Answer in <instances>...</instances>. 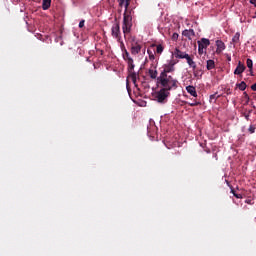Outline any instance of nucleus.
Listing matches in <instances>:
<instances>
[{
	"instance_id": "nucleus-19",
	"label": "nucleus",
	"mask_w": 256,
	"mask_h": 256,
	"mask_svg": "<svg viewBox=\"0 0 256 256\" xmlns=\"http://www.w3.org/2000/svg\"><path fill=\"white\" fill-rule=\"evenodd\" d=\"M246 65H247L248 69L250 70V73H252V72H253V60H251L250 58H248V59L246 60Z\"/></svg>"
},
{
	"instance_id": "nucleus-28",
	"label": "nucleus",
	"mask_w": 256,
	"mask_h": 256,
	"mask_svg": "<svg viewBox=\"0 0 256 256\" xmlns=\"http://www.w3.org/2000/svg\"><path fill=\"white\" fill-rule=\"evenodd\" d=\"M243 96H244V98L247 100V103H249V94H247V92H244L243 93Z\"/></svg>"
},
{
	"instance_id": "nucleus-25",
	"label": "nucleus",
	"mask_w": 256,
	"mask_h": 256,
	"mask_svg": "<svg viewBox=\"0 0 256 256\" xmlns=\"http://www.w3.org/2000/svg\"><path fill=\"white\" fill-rule=\"evenodd\" d=\"M219 97H221V95H217V93L210 95V99H219Z\"/></svg>"
},
{
	"instance_id": "nucleus-5",
	"label": "nucleus",
	"mask_w": 256,
	"mask_h": 256,
	"mask_svg": "<svg viewBox=\"0 0 256 256\" xmlns=\"http://www.w3.org/2000/svg\"><path fill=\"white\" fill-rule=\"evenodd\" d=\"M211 45V42L207 38H202L198 41V53L199 55H203L204 49H207Z\"/></svg>"
},
{
	"instance_id": "nucleus-4",
	"label": "nucleus",
	"mask_w": 256,
	"mask_h": 256,
	"mask_svg": "<svg viewBox=\"0 0 256 256\" xmlns=\"http://www.w3.org/2000/svg\"><path fill=\"white\" fill-rule=\"evenodd\" d=\"M127 65H128L127 69H128V73H129L128 77L130 79H132V82L137 86V75H139V74H137V72H135V64H134L133 60L128 61Z\"/></svg>"
},
{
	"instance_id": "nucleus-17",
	"label": "nucleus",
	"mask_w": 256,
	"mask_h": 256,
	"mask_svg": "<svg viewBox=\"0 0 256 256\" xmlns=\"http://www.w3.org/2000/svg\"><path fill=\"white\" fill-rule=\"evenodd\" d=\"M148 73L152 79H156V81H157V79H159V77H157V75H158L157 70L149 69Z\"/></svg>"
},
{
	"instance_id": "nucleus-13",
	"label": "nucleus",
	"mask_w": 256,
	"mask_h": 256,
	"mask_svg": "<svg viewBox=\"0 0 256 256\" xmlns=\"http://www.w3.org/2000/svg\"><path fill=\"white\" fill-rule=\"evenodd\" d=\"M131 53H132V55H139V53H141V45L136 44V45L132 46Z\"/></svg>"
},
{
	"instance_id": "nucleus-31",
	"label": "nucleus",
	"mask_w": 256,
	"mask_h": 256,
	"mask_svg": "<svg viewBox=\"0 0 256 256\" xmlns=\"http://www.w3.org/2000/svg\"><path fill=\"white\" fill-rule=\"evenodd\" d=\"M250 116H251L250 114L244 113V117H245L246 121H249Z\"/></svg>"
},
{
	"instance_id": "nucleus-36",
	"label": "nucleus",
	"mask_w": 256,
	"mask_h": 256,
	"mask_svg": "<svg viewBox=\"0 0 256 256\" xmlns=\"http://www.w3.org/2000/svg\"><path fill=\"white\" fill-rule=\"evenodd\" d=\"M251 113H253V110H249L248 111V114L251 115Z\"/></svg>"
},
{
	"instance_id": "nucleus-37",
	"label": "nucleus",
	"mask_w": 256,
	"mask_h": 256,
	"mask_svg": "<svg viewBox=\"0 0 256 256\" xmlns=\"http://www.w3.org/2000/svg\"><path fill=\"white\" fill-rule=\"evenodd\" d=\"M228 61H231V57L230 56L228 57Z\"/></svg>"
},
{
	"instance_id": "nucleus-26",
	"label": "nucleus",
	"mask_w": 256,
	"mask_h": 256,
	"mask_svg": "<svg viewBox=\"0 0 256 256\" xmlns=\"http://www.w3.org/2000/svg\"><path fill=\"white\" fill-rule=\"evenodd\" d=\"M197 105H199V102H197V101H194V102H192V103H189V106H190V107H197Z\"/></svg>"
},
{
	"instance_id": "nucleus-8",
	"label": "nucleus",
	"mask_w": 256,
	"mask_h": 256,
	"mask_svg": "<svg viewBox=\"0 0 256 256\" xmlns=\"http://www.w3.org/2000/svg\"><path fill=\"white\" fill-rule=\"evenodd\" d=\"M183 37H186L187 39H189L191 41V39H193V37H195V30L193 29H189V30H184L182 32Z\"/></svg>"
},
{
	"instance_id": "nucleus-33",
	"label": "nucleus",
	"mask_w": 256,
	"mask_h": 256,
	"mask_svg": "<svg viewBox=\"0 0 256 256\" xmlns=\"http://www.w3.org/2000/svg\"><path fill=\"white\" fill-rule=\"evenodd\" d=\"M252 91H256V83L251 86Z\"/></svg>"
},
{
	"instance_id": "nucleus-32",
	"label": "nucleus",
	"mask_w": 256,
	"mask_h": 256,
	"mask_svg": "<svg viewBox=\"0 0 256 256\" xmlns=\"http://www.w3.org/2000/svg\"><path fill=\"white\" fill-rule=\"evenodd\" d=\"M251 5H253L254 7H256V0H250Z\"/></svg>"
},
{
	"instance_id": "nucleus-6",
	"label": "nucleus",
	"mask_w": 256,
	"mask_h": 256,
	"mask_svg": "<svg viewBox=\"0 0 256 256\" xmlns=\"http://www.w3.org/2000/svg\"><path fill=\"white\" fill-rule=\"evenodd\" d=\"M111 34L114 39L121 41V27L119 26V23H116L112 26Z\"/></svg>"
},
{
	"instance_id": "nucleus-9",
	"label": "nucleus",
	"mask_w": 256,
	"mask_h": 256,
	"mask_svg": "<svg viewBox=\"0 0 256 256\" xmlns=\"http://www.w3.org/2000/svg\"><path fill=\"white\" fill-rule=\"evenodd\" d=\"M174 55L177 59H185L189 54H187V52H183L178 48H176L174 51Z\"/></svg>"
},
{
	"instance_id": "nucleus-34",
	"label": "nucleus",
	"mask_w": 256,
	"mask_h": 256,
	"mask_svg": "<svg viewBox=\"0 0 256 256\" xmlns=\"http://www.w3.org/2000/svg\"><path fill=\"white\" fill-rule=\"evenodd\" d=\"M226 95H231V89L228 88V89L226 90Z\"/></svg>"
},
{
	"instance_id": "nucleus-21",
	"label": "nucleus",
	"mask_w": 256,
	"mask_h": 256,
	"mask_svg": "<svg viewBox=\"0 0 256 256\" xmlns=\"http://www.w3.org/2000/svg\"><path fill=\"white\" fill-rule=\"evenodd\" d=\"M164 49L165 48L163 47V45H161V44L156 45V53H158V55H161V53H163Z\"/></svg>"
},
{
	"instance_id": "nucleus-7",
	"label": "nucleus",
	"mask_w": 256,
	"mask_h": 256,
	"mask_svg": "<svg viewBox=\"0 0 256 256\" xmlns=\"http://www.w3.org/2000/svg\"><path fill=\"white\" fill-rule=\"evenodd\" d=\"M245 69H246L245 64H243V63H241V61H239L236 69L234 70V75L243 74Z\"/></svg>"
},
{
	"instance_id": "nucleus-11",
	"label": "nucleus",
	"mask_w": 256,
	"mask_h": 256,
	"mask_svg": "<svg viewBox=\"0 0 256 256\" xmlns=\"http://www.w3.org/2000/svg\"><path fill=\"white\" fill-rule=\"evenodd\" d=\"M193 69V75L196 77V79H201L203 77V71L199 68H197V65Z\"/></svg>"
},
{
	"instance_id": "nucleus-22",
	"label": "nucleus",
	"mask_w": 256,
	"mask_h": 256,
	"mask_svg": "<svg viewBox=\"0 0 256 256\" xmlns=\"http://www.w3.org/2000/svg\"><path fill=\"white\" fill-rule=\"evenodd\" d=\"M239 37H241V35L236 33L232 38L233 43H239Z\"/></svg>"
},
{
	"instance_id": "nucleus-24",
	"label": "nucleus",
	"mask_w": 256,
	"mask_h": 256,
	"mask_svg": "<svg viewBox=\"0 0 256 256\" xmlns=\"http://www.w3.org/2000/svg\"><path fill=\"white\" fill-rule=\"evenodd\" d=\"M255 129H256L255 126L250 125L248 128V131H249V133L253 134V133H255Z\"/></svg>"
},
{
	"instance_id": "nucleus-29",
	"label": "nucleus",
	"mask_w": 256,
	"mask_h": 256,
	"mask_svg": "<svg viewBox=\"0 0 256 256\" xmlns=\"http://www.w3.org/2000/svg\"><path fill=\"white\" fill-rule=\"evenodd\" d=\"M79 27H80V29L85 27V20H82L79 22Z\"/></svg>"
},
{
	"instance_id": "nucleus-2",
	"label": "nucleus",
	"mask_w": 256,
	"mask_h": 256,
	"mask_svg": "<svg viewBox=\"0 0 256 256\" xmlns=\"http://www.w3.org/2000/svg\"><path fill=\"white\" fill-rule=\"evenodd\" d=\"M119 7H125V12L123 15V25L122 31L125 35L131 33V27H133V17L131 16V11H129V5L131 4V0H118Z\"/></svg>"
},
{
	"instance_id": "nucleus-1",
	"label": "nucleus",
	"mask_w": 256,
	"mask_h": 256,
	"mask_svg": "<svg viewBox=\"0 0 256 256\" xmlns=\"http://www.w3.org/2000/svg\"><path fill=\"white\" fill-rule=\"evenodd\" d=\"M157 87L160 88L159 91L155 92L154 98L157 103H161L165 105L167 101H169V97H171V91H177L179 86L175 84H168L166 82H159L157 81Z\"/></svg>"
},
{
	"instance_id": "nucleus-35",
	"label": "nucleus",
	"mask_w": 256,
	"mask_h": 256,
	"mask_svg": "<svg viewBox=\"0 0 256 256\" xmlns=\"http://www.w3.org/2000/svg\"><path fill=\"white\" fill-rule=\"evenodd\" d=\"M231 193H232L233 195H235V190H234V189H231Z\"/></svg>"
},
{
	"instance_id": "nucleus-14",
	"label": "nucleus",
	"mask_w": 256,
	"mask_h": 256,
	"mask_svg": "<svg viewBox=\"0 0 256 256\" xmlns=\"http://www.w3.org/2000/svg\"><path fill=\"white\" fill-rule=\"evenodd\" d=\"M186 91L187 93H189L190 95H192V97H197V90L195 89L194 86H187L186 87Z\"/></svg>"
},
{
	"instance_id": "nucleus-30",
	"label": "nucleus",
	"mask_w": 256,
	"mask_h": 256,
	"mask_svg": "<svg viewBox=\"0 0 256 256\" xmlns=\"http://www.w3.org/2000/svg\"><path fill=\"white\" fill-rule=\"evenodd\" d=\"M234 197H236V199H243V195L237 193H234Z\"/></svg>"
},
{
	"instance_id": "nucleus-10",
	"label": "nucleus",
	"mask_w": 256,
	"mask_h": 256,
	"mask_svg": "<svg viewBox=\"0 0 256 256\" xmlns=\"http://www.w3.org/2000/svg\"><path fill=\"white\" fill-rule=\"evenodd\" d=\"M216 47V53H222L223 51H225V43L221 40L216 41Z\"/></svg>"
},
{
	"instance_id": "nucleus-15",
	"label": "nucleus",
	"mask_w": 256,
	"mask_h": 256,
	"mask_svg": "<svg viewBox=\"0 0 256 256\" xmlns=\"http://www.w3.org/2000/svg\"><path fill=\"white\" fill-rule=\"evenodd\" d=\"M51 7V0H42V9L43 11H47Z\"/></svg>"
},
{
	"instance_id": "nucleus-23",
	"label": "nucleus",
	"mask_w": 256,
	"mask_h": 256,
	"mask_svg": "<svg viewBox=\"0 0 256 256\" xmlns=\"http://www.w3.org/2000/svg\"><path fill=\"white\" fill-rule=\"evenodd\" d=\"M148 55H149V59H151V61H153V59H155V55L153 54V52H151V50H148Z\"/></svg>"
},
{
	"instance_id": "nucleus-12",
	"label": "nucleus",
	"mask_w": 256,
	"mask_h": 256,
	"mask_svg": "<svg viewBox=\"0 0 256 256\" xmlns=\"http://www.w3.org/2000/svg\"><path fill=\"white\" fill-rule=\"evenodd\" d=\"M184 59H186L187 64L189 65V67H191L192 69H195V66L197 65V63H195V61H193V57H191L188 54Z\"/></svg>"
},
{
	"instance_id": "nucleus-27",
	"label": "nucleus",
	"mask_w": 256,
	"mask_h": 256,
	"mask_svg": "<svg viewBox=\"0 0 256 256\" xmlns=\"http://www.w3.org/2000/svg\"><path fill=\"white\" fill-rule=\"evenodd\" d=\"M173 41H177V39H179V34L174 33L172 36Z\"/></svg>"
},
{
	"instance_id": "nucleus-18",
	"label": "nucleus",
	"mask_w": 256,
	"mask_h": 256,
	"mask_svg": "<svg viewBox=\"0 0 256 256\" xmlns=\"http://www.w3.org/2000/svg\"><path fill=\"white\" fill-rule=\"evenodd\" d=\"M123 59L124 61H126V63H128L129 61H133L131 55L128 53L127 50H125L123 53Z\"/></svg>"
},
{
	"instance_id": "nucleus-20",
	"label": "nucleus",
	"mask_w": 256,
	"mask_h": 256,
	"mask_svg": "<svg viewBox=\"0 0 256 256\" xmlns=\"http://www.w3.org/2000/svg\"><path fill=\"white\" fill-rule=\"evenodd\" d=\"M238 89H240V91H245L247 89V84L242 81L241 83L237 84Z\"/></svg>"
},
{
	"instance_id": "nucleus-3",
	"label": "nucleus",
	"mask_w": 256,
	"mask_h": 256,
	"mask_svg": "<svg viewBox=\"0 0 256 256\" xmlns=\"http://www.w3.org/2000/svg\"><path fill=\"white\" fill-rule=\"evenodd\" d=\"M173 71H175V63L170 62L169 64H165L163 71L157 78V81L160 83H168L170 85H176L179 87V80L169 75V73H173Z\"/></svg>"
},
{
	"instance_id": "nucleus-16",
	"label": "nucleus",
	"mask_w": 256,
	"mask_h": 256,
	"mask_svg": "<svg viewBox=\"0 0 256 256\" xmlns=\"http://www.w3.org/2000/svg\"><path fill=\"white\" fill-rule=\"evenodd\" d=\"M206 69L211 71V69H215V60H207Z\"/></svg>"
}]
</instances>
